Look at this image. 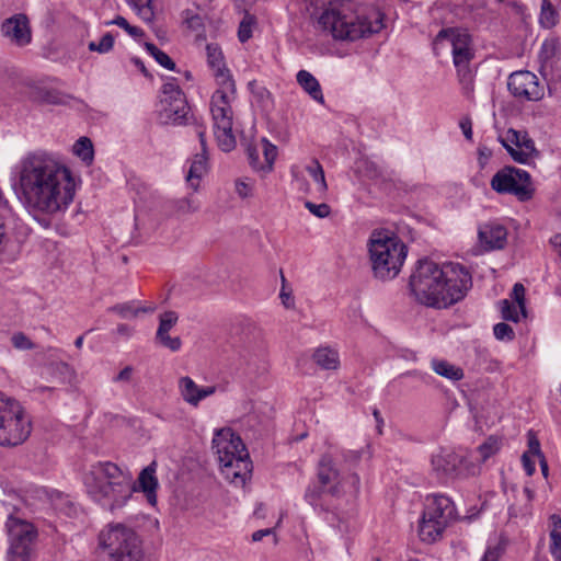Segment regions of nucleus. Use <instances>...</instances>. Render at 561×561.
I'll return each mask as SVG.
<instances>
[{
	"label": "nucleus",
	"mask_w": 561,
	"mask_h": 561,
	"mask_svg": "<svg viewBox=\"0 0 561 561\" xmlns=\"http://www.w3.org/2000/svg\"><path fill=\"white\" fill-rule=\"evenodd\" d=\"M12 188L30 214L50 216L72 203L76 182L70 169L57 156L35 150L15 164Z\"/></svg>",
	"instance_id": "f257e3e1"
},
{
	"label": "nucleus",
	"mask_w": 561,
	"mask_h": 561,
	"mask_svg": "<svg viewBox=\"0 0 561 561\" xmlns=\"http://www.w3.org/2000/svg\"><path fill=\"white\" fill-rule=\"evenodd\" d=\"M410 289L415 299L427 307L446 308L467 295L472 286L470 273L458 263L419 260L410 276Z\"/></svg>",
	"instance_id": "f03ea898"
},
{
	"label": "nucleus",
	"mask_w": 561,
	"mask_h": 561,
	"mask_svg": "<svg viewBox=\"0 0 561 561\" xmlns=\"http://www.w3.org/2000/svg\"><path fill=\"white\" fill-rule=\"evenodd\" d=\"M306 9L318 26L336 41L354 42L378 33L383 14L378 10L359 13L348 0H306Z\"/></svg>",
	"instance_id": "7ed1b4c3"
},
{
	"label": "nucleus",
	"mask_w": 561,
	"mask_h": 561,
	"mask_svg": "<svg viewBox=\"0 0 561 561\" xmlns=\"http://www.w3.org/2000/svg\"><path fill=\"white\" fill-rule=\"evenodd\" d=\"M360 479L357 473L342 477L332 455L323 454L317 466V478L306 488L304 499L318 514H325V518L334 524L336 514L331 508L328 497L339 499L350 494L356 496L359 493Z\"/></svg>",
	"instance_id": "20e7f679"
},
{
	"label": "nucleus",
	"mask_w": 561,
	"mask_h": 561,
	"mask_svg": "<svg viewBox=\"0 0 561 561\" xmlns=\"http://www.w3.org/2000/svg\"><path fill=\"white\" fill-rule=\"evenodd\" d=\"M83 483L90 497L111 512L125 506L136 491L130 474L111 461L92 465L83 476Z\"/></svg>",
	"instance_id": "39448f33"
},
{
	"label": "nucleus",
	"mask_w": 561,
	"mask_h": 561,
	"mask_svg": "<svg viewBox=\"0 0 561 561\" xmlns=\"http://www.w3.org/2000/svg\"><path fill=\"white\" fill-rule=\"evenodd\" d=\"M368 251L374 275L382 280L392 279L400 273L408 254L404 242L388 230L373 231Z\"/></svg>",
	"instance_id": "423d86ee"
},
{
	"label": "nucleus",
	"mask_w": 561,
	"mask_h": 561,
	"mask_svg": "<svg viewBox=\"0 0 561 561\" xmlns=\"http://www.w3.org/2000/svg\"><path fill=\"white\" fill-rule=\"evenodd\" d=\"M470 35L458 28H444L436 35L433 46L435 50L448 45L451 47L454 65L457 69L459 83L463 94L471 98L473 93V71L470 68V60L473 58V51L470 47Z\"/></svg>",
	"instance_id": "0eeeda50"
},
{
	"label": "nucleus",
	"mask_w": 561,
	"mask_h": 561,
	"mask_svg": "<svg viewBox=\"0 0 561 561\" xmlns=\"http://www.w3.org/2000/svg\"><path fill=\"white\" fill-rule=\"evenodd\" d=\"M31 432V419L23 407L0 392V446H18L28 438Z\"/></svg>",
	"instance_id": "6e6552de"
},
{
	"label": "nucleus",
	"mask_w": 561,
	"mask_h": 561,
	"mask_svg": "<svg viewBox=\"0 0 561 561\" xmlns=\"http://www.w3.org/2000/svg\"><path fill=\"white\" fill-rule=\"evenodd\" d=\"M100 543L108 550V556L117 561L128 558L129 561H139L141 557L140 539L137 534L123 524L110 526L107 531L100 534Z\"/></svg>",
	"instance_id": "1a4fd4ad"
},
{
	"label": "nucleus",
	"mask_w": 561,
	"mask_h": 561,
	"mask_svg": "<svg viewBox=\"0 0 561 561\" xmlns=\"http://www.w3.org/2000/svg\"><path fill=\"white\" fill-rule=\"evenodd\" d=\"M234 99L213 94L210 100V113L214 122V134L219 148L229 152L234 149L237 141L232 131L233 111L231 103Z\"/></svg>",
	"instance_id": "9d476101"
},
{
	"label": "nucleus",
	"mask_w": 561,
	"mask_h": 561,
	"mask_svg": "<svg viewBox=\"0 0 561 561\" xmlns=\"http://www.w3.org/2000/svg\"><path fill=\"white\" fill-rule=\"evenodd\" d=\"M491 187L500 194H513L519 201L530 199L534 193L529 173L515 167L497 171L491 180Z\"/></svg>",
	"instance_id": "9b49d317"
},
{
	"label": "nucleus",
	"mask_w": 561,
	"mask_h": 561,
	"mask_svg": "<svg viewBox=\"0 0 561 561\" xmlns=\"http://www.w3.org/2000/svg\"><path fill=\"white\" fill-rule=\"evenodd\" d=\"M160 118L164 124H185L190 113L184 92L173 79L162 85Z\"/></svg>",
	"instance_id": "f8f14e48"
},
{
	"label": "nucleus",
	"mask_w": 561,
	"mask_h": 561,
	"mask_svg": "<svg viewBox=\"0 0 561 561\" xmlns=\"http://www.w3.org/2000/svg\"><path fill=\"white\" fill-rule=\"evenodd\" d=\"M5 526L10 540L9 554L22 560L30 559L37 538L36 528L31 523L12 515L9 516Z\"/></svg>",
	"instance_id": "ddd939ff"
},
{
	"label": "nucleus",
	"mask_w": 561,
	"mask_h": 561,
	"mask_svg": "<svg viewBox=\"0 0 561 561\" xmlns=\"http://www.w3.org/2000/svg\"><path fill=\"white\" fill-rule=\"evenodd\" d=\"M507 88L522 101H539L545 95V88L538 77L528 70L513 72L508 77Z\"/></svg>",
	"instance_id": "4468645a"
},
{
	"label": "nucleus",
	"mask_w": 561,
	"mask_h": 561,
	"mask_svg": "<svg viewBox=\"0 0 561 561\" xmlns=\"http://www.w3.org/2000/svg\"><path fill=\"white\" fill-rule=\"evenodd\" d=\"M501 142L516 162L527 163L539 157L534 140L526 131L510 128Z\"/></svg>",
	"instance_id": "2eb2a0df"
},
{
	"label": "nucleus",
	"mask_w": 561,
	"mask_h": 561,
	"mask_svg": "<svg viewBox=\"0 0 561 561\" xmlns=\"http://www.w3.org/2000/svg\"><path fill=\"white\" fill-rule=\"evenodd\" d=\"M213 449L218 456L220 466H231L232 459L245 451V445L240 436L230 430H219L213 438Z\"/></svg>",
	"instance_id": "dca6fc26"
},
{
	"label": "nucleus",
	"mask_w": 561,
	"mask_h": 561,
	"mask_svg": "<svg viewBox=\"0 0 561 561\" xmlns=\"http://www.w3.org/2000/svg\"><path fill=\"white\" fill-rule=\"evenodd\" d=\"M2 35L18 46H25L32 41V31L28 18L18 13L5 19L1 25Z\"/></svg>",
	"instance_id": "f3484780"
},
{
	"label": "nucleus",
	"mask_w": 561,
	"mask_h": 561,
	"mask_svg": "<svg viewBox=\"0 0 561 561\" xmlns=\"http://www.w3.org/2000/svg\"><path fill=\"white\" fill-rule=\"evenodd\" d=\"M423 514L438 520L446 527L456 519V507L454 502L442 494H435L426 497V504Z\"/></svg>",
	"instance_id": "a211bd4d"
},
{
	"label": "nucleus",
	"mask_w": 561,
	"mask_h": 561,
	"mask_svg": "<svg viewBox=\"0 0 561 561\" xmlns=\"http://www.w3.org/2000/svg\"><path fill=\"white\" fill-rule=\"evenodd\" d=\"M463 457L451 449L443 448L432 457L433 469L445 477L456 476Z\"/></svg>",
	"instance_id": "6ab92c4d"
},
{
	"label": "nucleus",
	"mask_w": 561,
	"mask_h": 561,
	"mask_svg": "<svg viewBox=\"0 0 561 561\" xmlns=\"http://www.w3.org/2000/svg\"><path fill=\"white\" fill-rule=\"evenodd\" d=\"M28 98L39 104L66 105L72 98L59 90L45 85L33 84L28 90Z\"/></svg>",
	"instance_id": "aec40b11"
},
{
	"label": "nucleus",
	"mask_w": 561,
	"mask_h": 561,
	"mask_svg": "<svg viewBox=\"0 0 561 561\" xmlns=\"http://www.w3.org/2000/svg\"><path fill=\"white\" fill-rule=\"evenodd\" d=\"M506 236V229L501 225H484L479 229V240L485 250L503 249Z\"/></svg>",
	"instance_id": "412c9836"
},
{
	"label": "nucleus",
	"mask_w": 561,
	"mask_h": 561,
	"mask_svg": "<svg viewBox=\"0 0 561 561\" xmlns=\"http://www.w3.org/2000/svg\"><path fill=\"white\" fill-rule=\"evenodd\" d=\"M157 463L152 461L149 466L144 468L138 477L140 490L146 494L148 502L154 505L157 502V488L158 479L156 477Z\"/></svg>",
	"instance_id": "4be33fe9"
},
{
	"label": "nucleus",
	"mask_w": 561,
	"mask_h": 561,
	"mask_svg": "<svg viewBox=\"0 0 561 561\" xmlns=\"http://www.w3.org/2000/svg\"><path fill=\"white\" fill-rule=\"evenodd\" d=\"M445 529V525L423 514L419 525V536L422 541L431 543L442 538Z\"/></svg>",
	"instance_id": "5701e85b"
},
{
	"label": "nucleus",
	"mask_w": 561,
	"mask_h": 561,
	"mask_svg": "<svg viewBox=\"0 0 561 561\" xmlns=\"http://www.w3.org/2000/svg\"><path fill=\"white\" fill-rule=\"evenodd\" d=\"M296 79L301 89L308 93L312 100L321 104L324 103L321 85L312 73L307 70H299Z\"/></svg>",
	"instance_id": "b1692460"
},
{
	"label": "nucleus",
	"mask_w": 561,
	"mask_h": 561,
	"mask_svg": "<svg viewBox=\"0 0 561 561\" xmlns=\"http://www.w3.org/2000/svg\"><path fill=\"white\" fill-rule=\"evenodd\" d=\"M224 474L229 478H240L242 481L251 472V461L248 451H242L240 456L232 459L231 466H220Z\"/></svg>",
	"instance_id": "393cba45"
},
{
	"label": "nucleus",
	"mask_w": 561,
	"mask_h": 561,
	"mask_svg": "<svg viewBox=\"0 0 561 561\" xmlns=\"http://www.w3.org/2000/svg\"><path fill=\"white\" fill-rule=\"evenodd\" d=\"M313 362L325 370H336L340 366V356L336 350L329 346H320L312 354Z\"/></svg>",
	"instance_id": "a878e982"
},
{
	"label": "nucleus",
	"mask_w": 561,
	"mask_h": 561,
	"mask_svg": "<svg viewBox=\"0 0 561 561\" xmlns=\"http://www.w3.org/2000/svg\"><path fill=\"white\" fill-rule=\"evenodd\" d=\"M216 83L218 85L217 90L213 94H221L228 96L230 99H236L237 88L236 82L227 67H221V69H217L213 71Z\"/></svg>",
	"instance_id": "bb28decb"
},
{
	"label": "nucleus",
	"mask_w": 561,
	"mask_h": 561,
	"mask_svg": "<svg viewBox=\"0 0 561 561\" xmlns=\"http://www.w3.org/2000/svg\"><path fill=\"white\" fill-rule=\"evenodd\" d=\"M207 172V156L205 153H196L191 162L188 172L186 174L187 184L197 191L199 181Z\"/></svg>",
	"instance_id": "cd10ccee"
},
{
	"label": "nucleus",
	"mask_w": 561,
	"mask_h": 561,
	"mask_svg": "<svg viewBox=\"0 0 561 561\" xmlns=\"http://www.w3.org/2000/svg\"><path fill=\"white\" fill-rule=\"evenodd\" d=\"M550 552L556 561H561V517L552 514L549 517Z\"/></svg>",
	"instance_id": "c85d7f7f"
},
{
	"label": "nucleus",
	"mask_w": 561,
	"mask_h": 561,
	"mask_svg": "<svg viewBox=\"0 0 561 561\" xmlns=\"http://www.w3.org/2000/svg\"><path fill=\"white\" fill-rule=\"evenodd\" d=\"M179 390L183 400L188 404L197 407L201 402V387H198L191 377L185 376L180 378Z\"/></svg>",
	"instance_id": "c756f323"
},
{
	"label": "nucleus",
	"mask_w": 561,
	"mask_h": 561,
	"mask_svg": "<svg viewBox=\"0 0 561 561\" xmlns=\"http://www.w3.org/2000/svg\"><path fill=\"white\" fill-rule=\"evenodd\" d=\"M434 371L450 380H460L463 377V370L446 360L434 359L432 362Z\"/></svg>",
	"instance_id": "7c9ffc66"
},
{
	"label": "nucleus",
	"mask_w": 561,
	"mask_h": 561,
	"mask_svg": "<svg viewBox=\"0 0 561 561\" xmlns=\"http://www.w3.org/2000/svg\"><path fill=\"white\" fill-rule=\"evenodd\" d=\"M153 310H154L153 307H150V308L136 307L134 301L117 304V305L108 308V311L117 313L123 319L136 318L140 312H152Z\"/></svg>",
	"instance_id": "2f4dec72"
},
{
	"label": "nucleus",
	"mask_w": 561,
	"mask_h": 561,
	"mask_svg": "<svg viewBox=\"0 0 561 561\" xmlns=\"http://www.w3.org/2000/svg\"><path fill=\"white\" fill-rule=\"evenodd\" d=\"M539 23L545 28H552L558 23V12L550 0H541Z\"/></svg>",
	"instance_id": "473e14b6"
},
{
	"label": "nucleus",
	"mask_w": 561,
	"mask_h": 561,
	"mask_svg": "<svg viewBox=\"0 0 561 561\" xmlns=\"http://www.w3.org/2000/svg\"><path fill=\"white\" fill-rule=\"evenodd\" d=\"M559 43L556 38L546 39L540 48L538 59L540 62V70L542 71L558 51Z\"/></svg>",
	"instance_id": "72a5a7b5"
},
{
	"label": "nucleus",
	"mask_w": 561,
	"mask_h": 561,
	"mask_svg": "<svg viewBox=\"0 0 561 561\" xmlns=\"http://www.w3.org/2000/svg\"><path fill=\"white\" fill-rule=\"evenodd\" d=\"M73 153L82 161L91 163L93 161V145L88 137L79 138L73 145Z\"/></svg>",
	"instance_id": "f704fd0d"
},
{
	"label": "nucleus",
	"mask_w": 561,
	"mask_h": 561,
	"mask_svg": "<svg viewBox=\"0 0 561 561\" xmlns=\"http://www.w3.org/2000/svg\"><path fill=\"white\" fill-rule=\"evenodd\" d=\"M306 171L313 179L318 185V191L324 193L328 190V184L324 176L322 165L317 159H313L309 165L306 167Z\"/></svg>",
	"instance_id": "c9c22d12"
},
{
	"label": "nucleus",
	"mask_w": 561,
	"mask_h": 561,
	"mask_svg": "<svg viewBox=\"0 0 561 561\" xmlns=\"http://www.w3.org/2000/svg\"><path fill=\"white\" fill-rule=\"evenodd\" d=\"M126 2L136 10L140 19L147 23L153 21L154 12L151 7L152 0H126Z\"/></svg>",
	"instance_id": "e433bc0d"
},
{
	"label": "nucleus",
	"mask_w": 561,
	"mask_h": 561,
	"mask_svg": "<svg viewBox=\"0 0 561 561\" xmlns=\"http://www.w3.org/2000/svg\"><path fill=\"white\" fill-rule=\"evenodd\" d=\"M206 55L207 64L213 71L221 69V67H226L222 50L217 44H207Z\"/></svg>",
	"instance_id": "4c0bfd02"
},
{
	"label": "nucleus",
	"mask_w": 561,
	"mask_h": 561,
	"mask_svg": "<svg viewBox=\"0 0 561 561\" xmlns=\"http://www.w3.org/2000/svg\"><path fill=\"white\" fill-rule=\"evenodd\" d=\"M248 87L260 106L268 107L272 105V94L265 87L257 84L255 80L250 81Z\"/></svg>",
	"instance_id": "58836bf2"
},
{
	"label": "nucleus",
	"mask_w": 561,
	"mask_h": 561,
	"mask_svg": "<svg viewBox=\"0 0 561 561\" xmlns=\"http://www.w3.org/2000/svg\"><path fill=\"white\" fill-rule=\"evenodd\" d=\"M145 48L163 68L168 70H175V62L169 57L168 54L159 49L154 44L145 43Z\"/></svg>",
	"instance_id": "ea45409f"
},
{
	"label": "nucleus",
	"mask_w": 561,
	"mask_h": 561,
	"mask_svg": "<svg viewBox=\"0 0 561 561\" xmlns=\"http://www.w3.org/2000/svg\"><path fill=\"white\" fill-rule=\"evenodd\" d=\"M174 209L181 215L193 214L199 209V202L193 196H186L173 202Z\"/></svg>",
	"instance_id": "a19ab883"
},
{
	"label": "nucleus",
	"mask_w": 561,
	"mask_h": 561,
	"mask_svg": "<svg viewBox=\"0 0 561 561\" xmlns=\"http://www.w3.org/2000/svg\"><path fill=\"white\" fill-rule=\"evenodd\" d=\"M262 152L264 156V172H270L277 157V147L268 141L266 138L261 139Z\"/></svg>",
	"instance_id": "79ce46f5"
},
{
	"label": "nucleus",
	"mask_w": 561,
	"mask_h": 561,
	"mask_svg": "<svg viewBox=\"0 0 561 561\" xmlns=\"http://www.w3.org/2000/svg\"><path fill=\"white\" fill-rule=\"evenodd\" d=\"M506 549V540L497 539L494 543H489L481 561H497L503 557Z\"/></svg>",
	"instance_id": "37998d69"
},
{
	"label": "nucleus",
	"mask_w": 561,
	"mask_h": 561,
	"mask_svg": "<svg viewBox=\"0 0 561 561\" xmlns=\"http://www.w3.org/2000/svg\"><path fill=\"white\" fill-rule=\"evenodd\" d=\"M500 449V442L497 438L489 437L485 443L480 445L477 448V458L481 461H485L492 455H494Z\"/></svg>",
	"instance_id": "c03bdc74"
},
{
	"label": "nucleus",
	"mask_w": 561,
	"mask_h": 561,
	"mask_svg": "<svg viewBox=\"0 0 561 561\" xmlns=\"http://www.w3.org/2000/svg\"><path fill=\"white\" fill-rule=\"evenodd\" d=\"M255 18L249 13H245L242 21L240 22L238 30V38L241 43H245L252 36V28L255 24Z\"/></svg>",
	"instance_id": "a18cd8bd"
},
{
	"label": "nucleus",
	"mask_w": 561,
	"mask_h": 561,
	"mask_svg": "<svg viewBox=\"0 0 561 561\" xmlns=\"http://www.w3.org/2000/svg\"><path fill=\"white\" fill-rule=\"evenodd\" d=\"M183 23L186 25L187 28L194 32L203 31L204 23L203 19L199 14L195 13L194 11L186 9L182 12Z\"/></svg>",
	"instance_id": "49530a36"
},
{
	"label": "nucleus",
	"mask_w": 561,
	"mask_h": 561,
	"mask_svg": "<svg viewBox=\"0 0 561 561\" xmlns=\"http://www.w3.org/2000/svg\"><path fill=\"white\" fill-rule=\"evenodd\" d=\"M178 313L175 311H165L162 314H160V323H159V335L162 336L163 333H169L170 330L178 322Z\"/></svg>",
	"instance_id": "de8ad7c7"
},
{
	"label": "nucleus",
	"mask_w": 561,
	"mask_h": 561,
	"mask_svg": "<svg viewBox=\"0 0 561 561\" xmlns=\"http://www.w3.org/2000/svg\"><path fill=\"white\" fill-rule=\"evenodd\" d=\"M502 318L507 321L517 322L519 320V309L507 299L500 301Z\"/></svg>",
	"instance_id": "09e8293b"
},
{
	"label": "nucleus",
	"mask_w": 561,
	"mask_h": 561,
	"mask_svg": "<svg viewBox=\"0 0 561 561\" xmlns=\"http://www.w3.org/2000/svg\"><path fill=\"white\" fill-rule=\"evenodd\" d=\"M114 45V37L111 33H106L102 36L99 43L96 42H90L89 43V50L91 51H98L100 54L108 53Z\"/></svg>",
	"instance_id": "8fccbe9b"
},
{
	"label": "nucleus",
	"mask_w": 561,
	"mask_h": 561,
	"mask_svg": "<svg viewBox=\"0 0 561 561\" xmlns=\"http://www.w3.org/2000/svg\"><path fill=\"white\" fill-rule=\"evenodd\" d=\"M156 340L164 347L169 348L172 352H176L182 346V341L179 336L171 337L169 333H163L162 336L159 335V329L156 333Z\"/></svg>",
	"instance_id": "3c124183"
},
{
	"label": "nucleus",
	"mask_w": 561,
	"mask_h": 561,
	"mask_svg": "<svg viewBox=\"0 0 561 561\" xmlns=\"http://www.w3.org/2000/svg\"><path fill=\"white\" fill-rule=\"evenodd\" d=\"M108 24H115V25L124 28L134 38L144 36V31L140 27L130 25L124 16L117 15Z\"/></svg>",
	"instance_id": "603ef678"
},
{
	"label": "nucleus",
	"mask_w": 561,
	"mask_h": 561,
	"mask_svg": "<svg viewBox=\"0 0 561 561\" xmlns=\"http://www.w3.org/2000/svg\"><path fill=\"white\" fill-rule=\"evenodd\" d=\"M11 343L14 348L22 351L33 350L35 347V344L23 332L13 333Z\"/></svg>",
	"instance_id": "864d4df0"
},
{
	"label": "nucleus",
	"mask_w": 561,
	"mask_h": 561,
	"mask_svg": "<svg viewBox=\"0 0 561 561\" xmlns=\"http://www.w3.org/2000/svg\"><path fill=\"white\" fill-rule=\"evenodd\" d=\"M494 336L500 341H512L515 337L513 328L504 322H500L493 328Z\"/></svg>",
	"instance_id": "5fc2aeb1"
},
{
	"label": "nucleus",
	"mask_w": 561,
	"mask_h": 561,
	"mask_svg": "<svg viewBox=\"0 0 561 561\" xmlns=\"http://www.w3.org/2000/svg\"><path fill=\"white\" fill-rule=\"evenodd\" d=\"M512 298L517 304V307L523 317H526V306H525V287L520 283H516L512 290Z\"/></svg>",
	"instance_id": "6e6d98bb"
},
{
	"label": "nucleus",
	"mask_w": 561,
	"mask_h": 561,
	"mask_svg": "<svg viewBox=\"0 0 561 561\" xmlns=\"http://www.w3.org/2000/svg\"><path fill=\"white\" fill-rule=\"evenodd\" d=\"M305 207L316 217L325 218L330 215V206L325 203L314 204L312 202L307 201L305 203Z\"/></svg>",
	"instance_id": "4d7b16f0"
},
{
	"label": "nucleus",
	"mask_w": 561,
	"mask_h": 561,
	"mask_svg": "<svg viewBox=\"0 0 561 561\" xmlns=\"http://www.w3.org/2000/svg\"><path fill=\"white\" fill-rule=\"evenodd\" d=\"M527 438H528V450L526 453H528V455H530L533 457H538V458L542 457V453L540 449V443H539L536 434L533 431H529L527 434Z\"/></svg>",
	"instance_id": "13d9d810"
},
{
	"label": "nucleus",
	"mask_w": 561,
	"mask_h": 561,
	"mask_svg": "<svg viewBox=\"0 0 561 561\" xmlns=\"http://www.w3.org/2000/svg\"><path fill=\"white\" fill-rule=\"evenodd\" d=\"M248 158L253 169L264 171V162L260 161L259 150L254 147L248 148Z\"/></svg>",
	"instance_id": "bf43d9fd"
},
{
	"label": "nucleus",
	"mask_w": 561,
	"mask_h": 561,
	"mask_svg": "<svg viewBox=\"0 0 561 561\" xmlns=\"http://www.w3.org/2000/svg\"><path fill=\"white\" fill-rule=\"evenodd\" d=\"M11 206L9 201L4 197L2 190L0 188V221H5L11 215Z\"/></svg>",
	"instance_id": "052dcab7"
},
{
	"label": "nucleus",
	"mask_w": 561,
	"mask_h": 561,
	"mask_svg": "<svg viewBox=\"0 0 561 561\" xmlns=\"http://www.w3.org/2000/svg\"><path fill=\"white\" fill-rule=\"evenodd\" d=\"M282 282H283V287H282L280 294H279V297L282 299V304L285 306V308L291 309L295 306L294 298H293L290 291H286L285 290V277H284V275H282Z\"/></svg>",
	"instance_id": "680f3d73"
},
{
	"label": "nucleus",
	"mask_w": 561,
	"mask_h": 561,
	"mask_svg": "<svg viewBox=\"0 0 561 561\" xmlns=\"http://www.w3.org/2000/svg\"><path fill=\"white\" fill-rule=\"evenodd\" d=\"M529 505H523L517 507L516 505H511L508 507L510 518L524 517L529 514Z\"/></svg>",
	"instance_id": "e2e57ef3"
},
{
	"label": "nucleus",
	"mask_w": 561,
	"mask_h": 561,
	"mask_svg": "<svg viewBox=\"0 0 561 561\" xmlns=\"http://www.w3.org/2000/svg\"><path fill=\"white\" fill-rule=\"evenodd\" d=\"M134 373V368L131 366H126L122 369L114 378V382H128L131 379Z\"/></svg>",
	"instance_id": "0e129e2a"
},
{
	"label": "nucleus",
	"mask_w": 561,
	"mask_h": 561,
	"mask_svg": "<svg viewBox=\"0 0 561 561\" xmlns=\"http://www.w3.org/2000/svg\"><path fill=\"white\" fill-rule=\"evenodd\" d=\"M341 456L345 462L354 465L359 461L362 454L356 450H342Z\"/></svg>",
	"instance_id": "69168bd1"
},
{
	"label": "nucleus",
	"mask_w": 561,
	"mask_h": 561,
	"mask_svg": "<svg viewBox=\"0 0 561 561\" xmlns=\"http://www.w3.org/2000/svg\"><path fill=\"white\" fill-rule=\"evenodd\" d=\"M522 461H523V466H524L526 473L528 476L534 474L536 467H535V461L531 459V456L528 455V453H524L522 456Z\"/></svg>",
	"instance_id": "338daca9"
},
{
	"label": "nucleus",
	"mask_w": 561,
	"mask_h": 561,
	"mask_svg": "<svg viewBox=\"0 0 561 561\" xmlns=\"http://www.w3.org/2000/svg\"><path fill=\"white\" fill-rule=\"evenodd\" d=\"M58 502H55L56 510L64 511L67 515H70L72 513L73 505L68 499L59 497Z\"/></svg>",
	"instance_id": "774afa93"
}]
</instances>
